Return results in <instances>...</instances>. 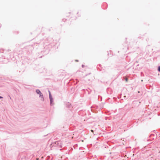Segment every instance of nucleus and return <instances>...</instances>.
I'll return each mask as SVG.
<instances>
[{
  "label": "nucleus",
  "mask_w": 160,
  "mask_h": 160,
  "mask_svg": "<svg viewBox=\"0 0 160 160\" xmlns=\"http://www.w3.org/2000/svg\"><path fill=\"white\" fill-rule=\"evenodd\" d=\"M36 92L38 94H39L40 95V97H41L42 98V99H43V95H42V93L40 92V91L38 89H37L36 90Z\"/></svg>",
  "instance_id": "f257e3e1"
},
{
  "label": "nucleus",
  "mask_w": 160,
  "mask_h": 160,
  "mask_svg": "<svg viewBox=\"0 0 160 160\" xmlns=\"http://www.w3.org/2000/svg\"><path fill=\"white\" fill-rule=\"evenodd\" d=\"M49 98H50L51 104H52V102L53 99H52V97L50 93L49 94Z\"/></svg>",
  "instance_id": "f03ea898"
},
{
  "label": "nucleus",
  "mask_w": 160,
  "mask_h": 160,
  "mask_svg": "<svg viewBox=\"0 0 160 160\" xmlns=\"http://www.w3.org/2000/svg\"><path fill=\"white\" fill-rule=\"evenodd\" d=\"M125 81H126V82H128V79L127 78H125Z\"/></svg>",
  "instance_id": "7ed1b4c3"
},
{
  "label": "nucleus",
  "mask_w": 160,
  "mask_h": 160,
  "mask_svg": "<svg viewBox=\"0 0 160 160\" xmlns=\"http://www.w3.org/2000/svg\"><path fill=\"white\" fill-rule=\"evenodd\" d=\"M158 71L160 72V67H159L158 68Z\"/></svg>",
  "instance_id": "20e7f679"
},
{
  "label": "nucleus",
  "mask_w": 160,
  "mask_h": 160,
  "mask_svg": "<svg viewBox=\"0 0 160 160\" xmlns=\"http://www.w3.org/2000/svg\"><path fill=\"white\" fill-rule=\"evenodd\" d=\"M91 131L92 132H93V130H91Z\"/></svg>",
  "instance_id": "39448f33"
},
{
  "label": "nucleus",
  "mask_w": 160,
  "mask_h": 160,
  "mask_svg": "<svg viewBox=\"0 0 160 160\" xmlns=\"http://www.w3.org/2000/svg\"><path fill=\"white\" fill-rule=\"evenodd\" d=\"M0 98H2V97L0 96Z\"/></svg>",
  "instance_id": "423d86ee"
},
{
  "label": "nucleus",
  "mask_w": 160,
  "mask_h": 160,
  "mask_svg": "<svg viewBox=\"0 0 160 160\" xmlns=\"http://www.w3.org/2000/svg\"><path fill=\"white\" fill-rule=\"evenodd\" d=\"M37 160H38L39 159L38 158H37L36 159Z\"/></svg>",
  "instance_id": "0eeeda50"
}]
</instances>
